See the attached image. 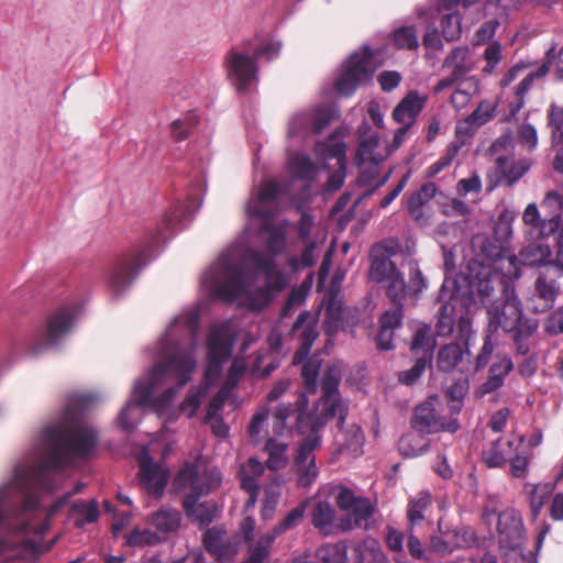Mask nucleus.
Segmentation results:
<instances>
[{
	"label": "nucleus",
	"instance_id": "2f4dec72",
	"mask_svg": "<svg viewBox=\"0 0 563 563\" xmlns=\"http://www.w3.org/2000/svg\"><path fill=\"white\" fill-rule=\"evenodd\" d=\"M494 108L483 102L465 120L459 122L455 134L459 139L473 136L476 130L494 117Z\"/></svg>",
	"mask_w": 563,
	"mask_h": 563
},
{
	"label": "nucleus",
	"instance_id": "ea45409f",
	"mask_svg": "<svg viewBox=\"0 0 563 563\" xmlns=\"http://www.w3.org/2000/svg\"><path fill=\"white\" fill-rule=\"evenodd\" d=\"M70 511L77 528L92 523L99 518V508L96 500H90L89 503L84 500L76 501L73 504Z\"/></svg>",
	"mask_w": 563,
	"mask_h": 563
},
{
	"label": "nucleus",
	"instance_id": "2eb2a0df",
	"mask_svg": "<svg viewBox=\"0 0 563 563\" xmlns=\"http://www.w3.org/2000/svg\"><path fill=\"white\" fill-rule=\"evenodd\" d=\"M308 399L305 394H301L297 400L298 413L296 418V428L299 434L305 435L303 440L317 438L319 441V449L321 448L322 438L320 435L321 429L328 423L329 420L338 418L334 406L330 408L321 407L320 412H306L303 408L307 406Z\"/></svg>",
	"mask_w": 563,
	"mask_h": 563
},
{
	"label": "nucleus",
	"instance_id": "c756f323",
	"mask_svg": "<svg viewBox=\"0 0 563 563\" xmlns=\"http://www.w3.org/2000/svg\"><path fill=\"white\" fill-rule=\"evenodd\" d=\"M335 519V509L328 501H318L311 510V525L325 537L340 532Z\"/></svg>",
	"mask_w": 563,
	"mask_h": 563
},
{
	"label": "nucleus",
	"instance_id": "603ef678",
	"mask_svg": "<svg viewBox=\"0 0 563 563\" xmlns=\"http://www.w3.org/2000/svg\"><path fill=\"white\" fill-rule=\"evenodd\" d=\"M432 361L426 357H415V364L411 368L402 371L398 375V380L405 385L415 384L423 374L428 366H431Z\"/></svg>",
	"mask_w": 563,
	"mask_h": 563
},
{
	"label": "nucleus",
	"instance_id": "aec40b11",
	"mask_svg": "<svg viewBox=\"0 0 563 563\" xmlns=\"http://www.w3.org/2000/svg\"><path fill=\"white\" fill-rule=\"evenodd\" d=\"M440 536L430 538V550L440 556L452 553L456 549L466 548L472 542V537L465 529H443L442 522H438Z\"/></svg>",
	"mask_w": 563,
	"mask_h": 563
},
{
	"label": "nucleus",
	"instance_id": "4468645a",
	"mask_svg": "<svg viewBox=\"0 0 563 563\" xmlns=\"http://www.w3.org/2000/svg\"><path fill=\"white\" fill-rule=\"evenodd\" d=\"M318 449L317 438L302 440L298 445L291 470L296 476L297 486L300 488H309L319 476L314 455V451Z\"/></svg>",
	"mask_w": 563,
	"mask_h": 563
},
{
	"label": "nucleus",
	"instance_id": "c03bdc74",
	"mask_svg": "<svg viewBox=\"0 0 563 563\" xmlns=\"http://www.w3.org/2000/svg\"><path fill=\"white\" fill-rule=\"evenodd\" d=\"M291 174L301 180H313L317 175L316 164L305 155H296L289 162Z\"/></svg>",
	"mask_w": 563,
	"mask_h": 563
},
{
	"label": "nucleus",
	"instance_id": "cd10ccee",
	"mask_svg": "<svg viewBox=\"0 0 563 563\" xmlns=\"http://www.w3.org/2000/svg\"><path fill=\"white\" fill-rule=\"evenodd\" d=\"M224 280L219 285L218 295L228 301H234L244 295L246 286L242 269L234 264L224 266Z\"/></svg>",
	"mask_w": 563,
	"mask_h": 563
},
{
	"label": "nucleus",
	"instance_id": "3c124183",
	"mask_svg": "<svg viewBox=\"0 0 563 563\" xmlns=\"http://www.w3.org/2000/svg\"><path fill=\"white\" fill-rule=\"evenodd\" d=\"M306 511V504L302 503L292 508L286 517L274 528L273 534L275 538L299 525Z\"/></svg>",
	"mask_w": 563,
	"mask_h": 563
},
{
	"label": "nucleus",
	"instance_id": "0e129e2a",
	"mask_svg": "<svg viewBox=\"0 0 563 563\" xmlns=\"http://www.w3.org/2000/svg\"><path fill=\"white\" fill-rule=\"evenodd\" d=\"M275 536H267L261 538L257 543L251 549L247 563H263L269 553V547L274 541Z\"/></svg>",
	"mask_w": 563,
	"mask_h": 563
},
{
	"label": "nucleus",
	"instance_id": "473e14b6",
	"mask_svg": "<svg viewBox=\"0 0 563 563\" xmlns=\"http://www.w3.org/2000/svg\"><path fill=\"white\" fill-rule=\"evenodd\" d=\"M514 362L507 355L501 356L498 361L494 362L489 369L487 379L481 385L483 394H490L499 389L505 378L512 372Z\"/></svg>",
	"mask_w": 563,
	"mask_h": 563
},
{
	"label": "nucleus",
	"instance_id": "774afa93",
	"mask_svg": "<svg viewBox=\"0 0 563 563\" xmlns=\"http://www.w3.org/2000/svg\"><path fill=\"white\" fill-rule=\"evenodd\" d=\"M549 122L555 131L553 132V140L559 145L558 139L563 142V108L558 106H551L549 112Z\"/></svg>",
	"mask_w": 563,
	"mask_h": 563
},
{
	"label": "nucleus",
	"instance_id": "ddd939ff",
	"mask_svg": "<svg viewBox=\"0 0 563 563\" xmlns=\"http://www.w3.org/2000/svg\"><path fill=\"white\" fill-rule=\"evenodd\" d=\"M398 247L399 244L395 240H384L372 246L368 269V278L372 282L380 284L399 273L396 264L390 260V256L397 253Z\"/></svg>",
	"mask_w": 563,
	"mask_h": 563
},
{
	"label": "nucleus",
	"instance_id": "e433bc0d",
	"mask_svg": "<svg viewBox=\"0 0 563 563\" xmlns=\"http://www.w3.org/2000/svg\"><path fill=\"white\" fill-rule=\"evenodd\" d=\"M464 350L460 343H448L441 346L437 354V367L440 372L451 373L463 361Z\"/></svg>",
	"mask_w": 563,
	"mask_h": 563
},
{
	"label": "nucleus",
	"instance_id": "412c9836",
	"mask_svg": "<svg viewBox=\"0 0 563 563\" xmlns=\"http://www.w3.org/2000/svg\"><path fill=\"white\" fill-rule=\"evenodd\" d=\"M202 543L206 551L219 563H230L236 553L234 544L227 536V530L221 527L208 528L203 533Z\"/></svg>",
	"mask_w": 563,
	"mask_h": 563
},
{
	"label": "nucleus",
	"instance_id": "72a5a7b5",
	"mask_svg": "<svg viewBox=\"0 0 563 563\" xmlns=\"http://www.w3.org/2000/svg\"><path fill=\"white\" fill-rule=\"evenodd\" d=\"M435 349V339L431 334V327L428 324L419 325L410 342V353L413 357H426L433 360Z\"/></svg>",
	"mask_w": 563,
	"mask_h": 563
},
{
	"label": "nucleus",
	"instance_id": "20e7f679",
	"mask_svg": "<svg viewBox=\"0 0 563 563\" xmlns=\"http://www.w3.org/2000/svg\"><path fill=\"white\" fill-rule=\"evenodd\" d=\"M544 212L542 218L534 202L529 203L522 221L528 227V233L533 239L548 238L556 233L563 223V190L549 191L541 202Z\"/></svg>",
	"mask_w": 563,
	"mask_h": 563
},
{
	"label": "nucleus",
	"instance_id": "a18cd8bd",
	"mask_svg": "<svg viewBox=\"0 0 563 563\" xmlns=\"http://www.w3.org/2000/svg\"><path fill=\"white\" fill-rule=\"evenodd\" d=\"M198 123L199 117L195 112H187L183 118L174 120L170 123L174 140L177 142L186 140Z\"/></svg>",
	"mask_w": 563,
	"mask_h": 563
},
{
	"label": "nucleus",
	"instance_id": "f8f14e48",
	"mask_svg": "<svg viewBox=\"0 0 563 563\" xmlns=\"http://www.w3.org/2000/svg\"><path fill=\"white\" fill-rule=\"evenodd\" d=\"M341 379V368L334 364L328 365L320 382L321 397L319 399L321 407L330 408L331 405L334 406L339 429H342L344 426L349 411V406L343 401L339 391Z\"/></svg>",
	"mask_w": 563,
	"mask_h": 563
},
{
	"label": "nucleus",
	"instance_id": "a878e982",
	"mask_svg": "<svg viewBox=\"0 0 563 563\" xmlns=\"http://www.w3.org/2000/svg\"><path fill=\"white\" fill-rule=\"evenodd\" d=\"M539 320L526 317L510 334L518 355L528 356L533 347L538 344Z\"/></svg>",
	"mask_w": 563,
	"mask_h": 563
},
{
	"label": "nucleus",
	"instance_id": "f704fd0d",
	"mask_svg": "<svg viewBox=\"0 0 563 563\" xmlns=\"http://www.w3.org/2000/svg\"><path fill=\"white\" fill-rule=\"evenodd\" d=\"M514 451V442L504 438L493 441L482 452V460L487 467H501Z\"/></svg>",
	"mask_w": 563,
	"mask_h": 563
},
{
	"label": "nucleus",
	"instance_id": "bb28decb",
	"mask_svg": "<svg viewBox=\"0 0 563 563\" xmlns=\"http://www.w3.org/2000/svg\"><path fill=\"white\" fill-rule=\"evenodd\" d=\"M208 367L207 374H218L222 364L230 357L231 345L220 330L213 329L208 335Z\"/></svg>",
	"mask_w": 563,
	"mask_h": 563
},
{
	"label": "nucleus",
	"instance_id": "8fccbe9b",
	"mask_svg": "<svg viewBox=\"0 0 563 563\" xmlns=\"http://www.w3.org/2000/svg\"><path fill=\"white\" fill-rule=\"evenodd\" d=\"M394 44L399 49H416L418 37L413 26H401L394 32Z\"/></svg>",
	"mask_w": 563,
	"mask_h": 563
},
{
	"label": "nucleus",
	"instance_id": "a19ab883",
	"mask_svg": "<svg viewBox=\"0 0 563 563\" xmlns=\"http://www.w3.org/2000/svg\"><path fill=\"white\" fill-rule=\"evenodd\" d=\"M437 186L433 183H427L421 188L415 191L407 202L408 212L415 218L419 219L422 216V207L431 198L435 196Z\"/></svg>",
	"mask_w": 563,
	"mask_h": 563
},
{
	"label": "nucleus",
	"instance_id": "393cba45",
	"mask_svg": "<svg viewBox=\"0 0 563 563\" xmlns=\"http://www.w3.org/2000/svg\"><path fill=\"white\" fill-rule=\"evenodd\" d=\"M516 288L511 278L498 273L478 280L477 292L484 305H495L506 297V287Z\"/></svg>",
	"mask_w": 563,
	"mask_h": 563
},
{
	"label": "nucleus",
	"instance_id": "9d476101",
	"mask_svg": "<svg viewBox=\"0 0 563 563\" xmlns=\"http://www.w3.org/2000/svg\"><path fill=\"white\" fill-rule=\"evenodd\" d=\"M500 305H492L487 308V325L489 333H497L503 330L509 333L527 316L523 313L522 305L516 294V288L506 287V297L500 299Z\"/></svg>",
	"mask_w": 563,
	"mask_h": 563
},
{
	"label": "nucleus",
	"instance_id": "c85d7f7f",
	"mask_svg": "<svg viewBox=\"0 0 563 563\" xmlns=\"http://www.w3.org/2000/svg\"><path fill=\"white\" fill-rule=\"evenodd\" d=\"M424 102L426 99L421 98L417 91H410L395 107L391 117L397 123L412 126L422 111Z\"/></svg>",
	"mask_w": 563,
	"mask_h": 563
},
{
	"label": "nucleus",
	"instance_id": "864d4df0",
	"mask_svg": "<svg viewBox=\"0 0 563 563\" xmlns=\"http://www.w3.org/2000/svg\"><path fill=\"white\" fill-rule=\"evenodd\" d=\"M534 80L536 79H534L533 75L528 74L518 84V86L516 87V91H515V100L509 102V113H510V115H516L521 110V108L525 104L526 95L530 90V88H531V86H532Z\"/></svg>",
	"mask_w": 563,
	"mask_h": 563
},
{
	"label": "nucleus",
	"instance_id": "423d86ee",
	"mask_svg": "<svg viewBox=\"0 0 563 563\" xmlns=\"http://www.w3.org/2000/svg\"><path fill=\"white\" fill-rule=\"evenodd\" d=\"M374 74V52L369 46H363L361 51L350 55L343 65L342 74L334 86L342 96H351Z\"/></svg>",
	"mask_w": 563,
	"mask_h": 563
},
{
	"label": "nucleus",
	"instance_id": "69168bd1",
	"mask_svg": "<svg viewBox=\"0 0 563 563\" xmlns=\"http://www.w3.org/2000/svg\"><path fill=\"white\" fill-rule=\"evenodd\" d=\"M316 249V243L313 241L309 242L305 250L300 254V258L290 257L288 261V265L292 271H298L299 268H307L313 265V252Z\"/></svg>",
	"mask_w": 563,
	"mask_h": 563
},
{
	"label": "nucleus",
	"instance_id": "4be33fe9",
	"mask_svg": "<svg viewBox=\"0 0 563 563\" xmlns=\"http://www.w3.org/2000/svg\"><path fill=\"white\" fill-rule=\"evenodd\" d=\"M139 478L146 493L159 498L167 484V473L153 462L151 456H144L140 461Z\"/></svg>",
	"mask_w": 563,
	"mask_h": 563
},
{
	"label": "nucleus",
	"instance_id": "1a4fd4ad",
	"mask_svg": "<svg viewBox=\"0 0 563 563\" xmlns=\"http://www.w3.org/2000/svg\"><path fill=\"white\" fill-rule=\"evenodd\" d=\"M221 476L217 470H203L194 463H186L176 474L173 487L177 492H187L185 497H200L210 494L219 487Z\"/></svg>",
	"mask_w": 563,
	"mask_h": 563
},
{
	"label": "nucleus",
	"instance_id": "052dcab7",
	"mask_svg": "<svg viewBox=\"0 0 563 563\" xmlns=\"http://www.w3.org/2000/svg\"><path fill=\"white\" fill-rule=\"evenodd\" d=\"M494 334L495 333H489L487 328L485 329L483 346L475 358V369L476 371L484 368L490 360V356L496 346V344L493 340Z\"/></svg>",
	"mask_w": 563,
	"mask_h": 563
},
{
	"label": "nucleus",
	"instance_id": "9b49d317",
	"mask_svg": "<svg viewBox=\"0 0 563 563\" xmlns=\"http://www.w3.org/2000/svg\"><path fill=\"white\" fill-rule=\"evenodd\" d=\"M224 66L229 80L240 92H246L258 80L256 58L236 48L225 54Z\"/></svg>",
	"mask_w": 563,
	"mask_h": 563
},
{
	"label": "nucleus",
	"instance_id": "5fc2aeb1",
	"mask_svg": "<svg viewBox=\"0 0 563 563\" xmlns=\"http://www.w3.org/2000/svg\"><path fill=\"white\" fill-rule=\"evenodd\" d=\"M542 328L549 336H558L563 333V303L544 318Z\"/></svg>",
	"mask_w": 563,
	"mask_h": 563
},
{
	"label": "nucleus",
	"instance_id": "6e6d98bb",
	"mask_svg": "<svg viewBox=\"0 0 563 563\" xmlns=\"http://www.w3.org/2000/svg\"><path fill=\"white\" fill-rule=\"evenodd\" d=\"M340 430L344 433V441L341 444L343 449L354 454L358 453L364 442L362 429L358 426H352L346 430L343 428Z\"/></svg>",
	"mask_w": 563,
	"mask_h": 563
},
{
	"label": "nucleus",
	"instance_id": "0eeeda50",
	"mask_svg": "<svg viewBox=\"0 0 563 563\" xmlns=\"http://www.w3.org/2000/svg\"><path fill=\"white\" fill-rule=\"evenodd\" d=\"M252 262L256 271L263 273L266 278L265 285L250 295L251 306L262 308L273 300L275 292L283 291L287 287L288 277L284 271L278 269L276 261L272 256L254 252Z\"/></svg>",
	"mask_w": 563,
	"mask_h": 563
},
{
	"label": "nucleus",
	"instance_id": "6e6552de",
	"mask_svg": "<svg viewBox=\"0 0 563 563\" xmlns=\"http://www.w3.org/2000/svg\"><path fill=\"white\" fill-rule=\"evenodd\" d=\"M560 267L543 265L539 268L533 283L531 296L528 298V307L533 313H544L551 310L561 294L562 277Z\"/></svg>",
	"mask_w": 563,
	"mask_h": 563
},
{
	"label": "nucleus",
	"instance_id": "f257e3e1",
	"mask_svg": "<svg viewBox=\"0 0 563 563\" xmlns=\"http://www.w3.org/2000/svg\"><path fill=\"white\" fill-rule=\"evenodd\" d=\"M191 219L192 210L189 205L178 202L172 206L164 216L163 227L148 232L137 246L115 260L107 277L108 290L113 296L122 295L146 265L148 253L163 238V229H183Z\"/></svg>",
	"mask_w": 563,
	"mask_h": 563
},
{
	"label": "nucleus",
	"instance_id": "c9c22d12",
	"mask_svg": "<svg viewBox=\"0 0 563 563\" xmlns=\"http://www.w3.org/2000/svg\"><path fill=\"white\" fill-rule=\"evenodd\" d=\"M475 63L468 46L455 47L444 59L443 67L463 78L474 69Z\"/></svg>",
	"mask_w": 563,
	"mask_h": 563
},
{
	"label": "nucleus",
	"instance_id": "13d9d810",
	"mask_svg": "<svg viewBox=\"0 0 563 563\" xmlns=\"http://www.w3.org/2000/svg\"><path fill=\"white\" fill-rule=\"evenodd\" d=\"M483 57L486 62L483 73L486 75L494 73L496 66L503 58L501 44L497 41L490 42L486 46Z\"/></svg>",
	"mask_w": 563,
	"mask_h": 563
},
{
	"label": "nucleus",
	"instance_id": "49530a36",
	"mask_svg": "<svg viewBox=\"0 0 563 563\" xmlns=\"http://www.w3.org/2000/svg\"><path fill=\"white\" fill-rule=\"evenodd\" d=\"M467 382L457 380L454 382L445 390V398L448 399V406L451 413L456 415L462 410L464 398L467 394Z\"/></svg>",
	"mask_w": 563,
	"mask_h": 563
},
{
	"label": "nucleus",
	"instance_id": "7ed1b4c3",
	"mask_svg": "<svg viewBox=\"0 0 563 563\" xmlns=\"http://www.w3.org/2000/svg\"><path fill=\"white\" fill-rule=\"evenodd\" d=\"M290 333H299L300 340V346L292 356V364H301L303 388L307 393L314 395L318 391V376L321 364L317 358H308L311 347L319 335L317 322L309 311L306 310L298 314Z\"/></svg>",
	"mask_w": 563,
	"mask_h": 563
},
{
	"label": "nucleus",
	"instance_id": "09e8293b",
	"mask_svg": "<svg viewBox=\"0 0 563 563\" xmlns=\"http://www.w3.org/2000/svg\"><path fill=\"white\" fill-rule=\"evenodd\" d=\"M462 16L459 12H450L443 14L441 18V32L442 36L448 42L456 41L462 33L461 26Z\"/></svg>",
	"mask_w": 563,
	"mask_h": 563
},
{
	"label": "nucleus",
	"instance_id": "f03ea898",
	"mask_svg": "<svg viewBox=\"0 0 563 563\" xmlns=\"http://www.w3.org/2000/svg\"><path fill=\"white\" fill-rule=\"evenodd\" d=\"M195 366L192 347L187 351H176L165 363L155 365L146 380L135 383L134 401H129L118 416L120 428L125 431L133 430L135 428V420L132 418L134 406L151 404L153 394L168 380H175L177 387L185 386L191 379Z\"/></svg>",
	"mask_w": 563,
	"mask_h": 563
},
{
	"label": "nucleus",
	"instance_id": "37998d69",
	"mask_svg": "<svg viewBox=\"0 0 563 563\" xmlns=\"http://www.w3.org/2000/svg\"><path fill=\"white\" fill-rule=\"evenodd\" d=\"M288 445L278 442L275 439H268L265 444V451L268 454L266 465L272 471H279L287 465L288 459L286 456Z\"/></svg>",
	"mask_w": 563,
	"mask_h": 563
},
{
	"label": "nucleus",
	"instance_id": "39448f33",
	"mask_svg": "<svg viewBox=\"0 0 563 563\" xmlns=\"http://www.w3.org/2000/svg\"><path fill=\"white\" fill-rule=\"evenodd\" d=\"M334 500L340 510L347 514L339 519L340 532H347L357 528L368 530V520L376 512V504L367 497L356 496L347 486L334 488Z\"/></svg>",
	"mask_w": 563,
	"mask_h": 563
},
{
	"label": "nucleus",
	"instance_id": "b1692460",
	"mask_svg": "<svg viewBox=\"0 0 563 563\" xmlns=\"http://www.w3.org/2000/svg\"><path fill=\"white\" fill-rule=\"evenodd\" d=\"M455 298L450 296L439 309L437 314L435 333L438 336H449L453 333L454 324L457 319V327L461 333H465L471 328V321L465 316H456Z\"/></svg>",
	"mask_w": 563,
	"mask_h": 563
},
{
	"label": "nucleus",
	"instance_id": "4d7b16f0",
	"mask_svg": "<svg viewBox=\"0 0 563 563\" xmlns=\"http://www.w3.org/2000/svg\"><path fill=\"white\" fill-rule=\"evenodd\" d=\"M322 563H344L346 553L344 547L340 544H327L321 547L317 552Z\"/></svg>",
	"mask_w": 563,
	"mask_h": 563
},
{
	"label": "nucleus",
	"instance_id": "dca6fc26",
	"mask_svg": "<svg viewBox=\"0 0 563 563\" xmlns=\"http://www.w3.org/2000/svg\"><path fill=\"white\" fill-rule=\"evenodd\" d=\"M411 427L424 434L448 431L454 433L460 423L455 418H444L437 413L431 402H423L415 408Z\"/></svg>",
	"mask_w": 563,
	"mask_h": 563
},
{
	"label": "nucleus",
	"instance_id": "e2e57ef3",
	"mask_svg": "<svg viewBox=\"0 0 563 563\" xmlns=\"http://www.w3.org/2000/svg\"><path fill=\"white\" fill-rule=\"evenodd\" d=\"M404 306L394 305V308L385 311L379 319V327L395 331L401 325Z\"/></svg>",
	"mask_w": 563,
	"mask_h": 563
},
{
	"label": "nucleus",
	"instance_id": "f3484780",
	"mask_svg": "<svg viewBox=\"0 0 563 563\" xmlns=\"http://www.w3.org/2000/svg\"><path fill=\"white\" fill-rule=\"evenodd\" d=\"M360 132L361 136L355 155L357 166L363 167L365 164L379 165L389 155L387 145L380 142L377 133L372 132L366 134L371 132L368 124H363Z\"/></svg>",
	"mask_w": 563,
	"mask_h": 563
},
{
	"label": "nucleus",
	"instance_id": "680f3d73",
	"mask_svg": "<svg viewBox=\"0 0 563 563\" xmlns=\"http://www.w3.org/2000/svg\"><path fill=\"white\" fill-rule=\"evenodd\" d=\"M282 44L274 40H265L253 49V56L257 59L264 58L267 62L278 57Z\"/></svg>",
	"mask_w": 563,
	"mask_h": 563
},
{
	"label": "nucleus",
	"instance_id": "de8ad7c7",
	"mask_svg": "<svg viewBox=\"0 0 563 563\" xmlns=\"http://www.w3.org/2000/svg\"><path fill=\"white\" fill-rule=\"evenodd\" d=\"M384 283H386V296L390 299L393 305L404 306V300L408 296V291L402 273H397Z\"/></svg>",
	"mask_w": 563,
	"mask_h": 563
},
{
	"label": "nucleus",
	"instance_id": "7c9ffc66",
	"mask_svg": "<svg viewBox=\"0 0 563 563\" xmlns=\"http://www.w3.org/2000/svg\"><path fill=\"white\" fill-rule=\"evenodd\" d=\"M195 497H184L183 507L186 515L198 522L200 528H207L217 517L218 506L214 501L208 500L198 503Z\"/></svg>",
	"mask_w": 563,
	"mask_h": 563
},
{
	"label": "nucleus",
	"instance_id": "79ce46f5",
	"mask_svg": "<svg viewBox=\"0 0 563 563\" xmlns=\"http://www.w3.org/2000/svg\"><path fill=\"white\" fill-rule=\"evenodd\" d=\"M432 497L429 492H420L407 506V518L410 526L419 525L424 520V511L431 506Z\"/></svg>",
	"mask_w": 563,
	"mask_h": 563
},
{
	"label": "nucleus",
	"instance_id": "6ab92c4d",
	"mask_svg": "<svg viewBox=\"0 0 563 563\" xmlns=\"http://www.w3.org/2000/svg\"><path fill=\"white\" fill-rule=\"evenodd\" d=\"M75 316L70 308L64 307L55 311L47 320L46 330L35 347L34 354L40 353L43 346L57 344L70 331Z\"/></svg>",
	"mask_w": 563,
	"mask_h": 563
},
{
	"label": "nucleus",
	"instance_id": "a211bd4d",
	"mask_svg": "<svg viewBox=\"0 0 563 563\" xmlns=\"http://www.w3.org/2000/svg\"><path fill=\"white\" fill-rule=\"evenodd\" d=\"M523 532V523L518 511L506 509L498 515L497 533L500 548L519 549L522 544Z\"/></svg>",
	"mask_w": 563,
	"mask_h": 563
},
{
	"label": "nucleus",
	"instance_id": "58836bf2",
	"mask_svg": "<svg viewBox=\"0 0 563 563\" xmlns=\"http://www.w3.org/2000/svg\"><path fill=\"white\" fill-rule=\"evenodd\" d=\"M180 520L179 511L172 508H162L150 516L148 523L159 532L168 533L178 529Z\"/></svg>",
	"mask_w": 563,
	"mask_h": 563
},
{
	"label": "nucleus",
	"instance_id": "bf43d9fd",
	"mask_svg": "<svg viewBox=\"0 0 563 563\" xmlns=\"http://www.w3.org/2000/svg\"><path fill=\"white\" fill-rule=\"evenodd\" d=\"M292 404H280L273 413V430L276 434H283L286 430L287 419L295 412Z\"/></svg>",
	"mask_w": 563,
	"mask_h": 563
},
{
	"label": "nucleus",
	"instance_id": "4c0bfd02",
	"mask_svg": "<svg viewBox=\"0 0 563 563\" xmlns=\"http://www.w3.org/2000/svg\"><path fill=\"white\" fill-rule=\"evenodd\" d=\"M551 254L552 251L548 244L532 242L520 250L518 260L526 266L540 265L542 267L550 261Z\"/></svg>",
	"mask_w": 563,
	"mask_h": 563
},
{
	"label": "nucleus",
	"instance_id": "338daca9",
	"mask_svg": "<svg viewBox=\"0 0 563 563\" xmlns=\"http://www.w3.org/2000/svg\"><path fill=\"white\" fill-rule=\"evenodd\" d=\"M518 140L521 145L526 146L529 151L537 147L538 135L537 130L530 123H522L517 130Z\"/></svg>",
	"mask_w": 563,
	"mask_h": 563
},
{
	"label": "nucleus",
	"instance_id": "5701e85b",
	"mask_svg": "<svg viewBox=\"0 0 563 563\" xmlns=\"http://www.w3.org/2000/svg\"><path fill=\"white\" fill-rule=\"evenodd\" d=\"M531 167V162L528 158L509 162L505 156H499L496 159V180L489 177V185L487 191L496 188L497 184L504 181L507 186L515 185L523 175L528 173Z\"/></svg>",
	"mask_w": 563,
	"mask_h": 563
}]
</instances>
